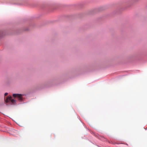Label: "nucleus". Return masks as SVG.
Instances as JSON below:
<instances>
[{"label":"nucleus","instance_id":"nucleus-1","mask_svg":"<svg viewBox=\"0 0 147 147\" xmlns=\"http://www.w3.org/2000/svg\"><path fill=\"white\" fill-rule=\"evenodd\" d=\"M9 101H11L13 104H14V103L16 102V100L14 99H12L11 96L8 97L6 100V102H8Z\"/></svg>","mask_w":147,"mask_h":147},{"label":"nucleus","instance_id":"nucleus-2","mask_svg":"<svg viewBox=\"0 0 147 147\" xmlns=\"http://www.w3.org/2000/svg\"><path fill=\"white\" fill-rule=\"evenodd\" d=\"M13 96L17 97L20 100H22V94H13Z\"/></svg>","mask_w":147,"mask_h":147},{"label":"nucleus","instance_id":"nucleus-3","mask_svg":"<svg viewBox=\"0 0 147 147\" xmlns=\"http://www.w3.org/2000/svg\"><path fill=\"white\" fill-rule=\"evenodd\" d=\"M8 93H5L4 95H5V96H6L7 94Z\"/></svg>","mask_w":147,"mask_h":147}]
</instances>
